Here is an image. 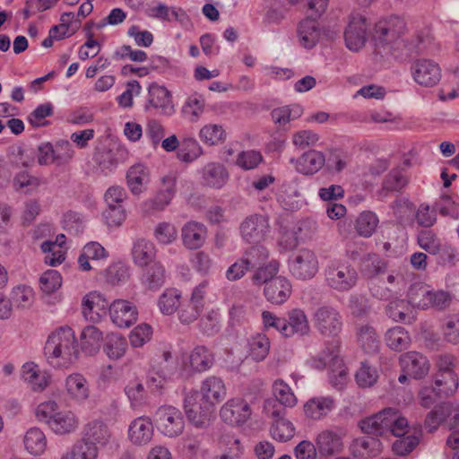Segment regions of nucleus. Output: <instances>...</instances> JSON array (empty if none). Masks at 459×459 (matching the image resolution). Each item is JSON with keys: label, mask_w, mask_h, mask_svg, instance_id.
I'll list each match as a JSON object with an SVG mask.
<instances>
[{"label": "nucleus", "mask_w": 459, "mask_h": 459, "mask_svg": "<svg viewBox=\"0 0 459 459\" xmlns=\"http://www.w3.org/2000/svg\"><path fill=\"white\" fill-rule=\"evenodd\" d=\"M405 30V21L399 16H390L378 21L372 34L376 48L380 53L390 54L395 57L403 54V48L407 49L408 54L424 51L430 39L428 36L417 35L414 40L406 43L402 39Z\"/></svg>", "instance_id": "1"}, {"label": "nucleus", "mask_w": 459, "mask_h": 459, "mask_svg": "<svg viewBox=\"0 0 459 459\" xmlns=\"http://www.w3.org/2000/svg\"><path fill=\"white\" fill-rule=\"evenodd\" d=\"M274 398L266 399L263 411L270 420L272 428L275 430H294L292 423L285 418L284 407H293L297 404V397L291 388L281 379H277L273 385Z\"/></svg>", "instance_id": "2"}, {"label": "nucleus", "mask_w": 459, "mask_h": 459, "mask_svg": "<svg viewBox=\"0 0 459 459\" xmlns=\"http://www.w3.org/2000/svg\"><path fill=\"white\" fill-rule=\"evenodd\" d=\"M48 359H57L58 364L66 365L78 358L77 340L74 332L68 326H60L48 336L44 347Z\"/></svg>", "instance_id": "3"}, {"label": "nucleus", "mask_w": 459, "mask_h": 459, "mask_svg": "<svg viewBox=\"0 0 459 459\" xmlns=\"http://www.w3.org/2000/svg\"><path fill=\"white\" fill-rule=\"evenodd\" d=\"M359 427L360 430H403L409 420L397 409L386 407L361 420Z\"/></svg>", "instance_id": "4"}, {"label": "nucleus", "mask_w": 459, "mask_h": 459, "mask_svg": "<svg viewBox=\"0 0 459 459\" xmlns=\"http://www.w3.org/2000/svg\"><path fill=\"white\" fill-rule=\"evenodd\" d=\"M319 365L317 368H324L326 366L331 368L330 382L332 385L342 390L348 381V372L346 367L342 364V360L339 356V344L333 342L324 350L318 357Z\"/></svg>", "instance_id": "5"}, {"label": "nucleus", "mask_w": 459, "mask_h": 459, "mask_svg": "<svg viewBox=\"0 0 459 459\" xmlns=\"http://www.w3.org/2000/svg\"><path fill=\"white\" fill-rule=\"evenodd\" d=\"M325 275L327 285L339 292L351 290L359 279L356 269L347 263L331 264L325 269Z\"/></svg>", "instance_id": "6"}, {"label": "nucleus", "mask_w": 459, "mask_h": 459, "mask_svg": "<svg viewBox=\"0 0 459 459\" xmlns=\"http://www.w3.org/2000/svg\"><path fill=\"white\" fill-rule=\"evenodd\" d=\"M313 323L318 333L325 337H335L342 329V317L332 306H321L313 314Z\"/></svg>", "instance_id": "7"}, {"label": "nucleus", "mask_w": 459, "mask_h": 459, "mask_svg": "<svg viewBox=\"0 0 459 459\" xmlns=\"http://www.w3.org/2000/svg\"><path fill=\"white\" fill-rule=\"evenodd\" d=\"M289 267L295 278L306 281L317 273L319 263L314 251L301 248L293 253L289 261Z\"/></svg>", "instance_id": "8"}, {"label": "nucleus", "mask_w": 459, "mask_h": 459, "mask_svg": "<svg viewBox=\"0 0 459 459\" xmlns=\"http://www.w3.org/2000/svg\"><path fill=\"white\" fill-rule=\"evenodd\" d=\"M411 74L414 82L422 87L436 86L442 77L440 65L432 59L419 58L411 65Z\"/></svg>", "instance_id": "9"}, {"label": "nucleus", "mask_w": 459, "mask_h": 459, "mask_svg": "<svg viewBox=\"0 0 459 459\" xmlns=\"http://www.w3.org/2000/svg\"><path fill=\"white\" fill-rule=\"evenodd\" d=\"M269 230L268 218L260 214L247 217L239 226L242 238L250 244H260L265 239Z\"/></svg>", "instance_id": "10"}, {"label": "nucleus", "mask_w": 459, "mask_h": 459, "mask_svg": "<svg viewBox=\"0 0 459 459\" xmlns=\"http://www.w3.org/2000/svg\"><path fill=\"white\" fill-rule=\"evenodd\" d=\"M249 404L241 398L229 400L220 411L221 418L230 427H241L251 416Z\"/></svg>", "instance_id": "11"}, {"label": "nucleus", "mask_w": 459, "mask_h": 459, "mask_svg": "<svg viewBox=\"0 0 459 459\" xmlns=\"http://www.w3.org/2000/svg\"><path fill=\"white\" fill-rule=\"evenodd\" d=\"M368 27L364 16L353 15L351 17L343 33L345 45L350 50L359 51L365 46L368 39Z\"/></svg>", "instance_id": "12"}, {"label": "nucleus", "mask_w": 459, "mask_h": 459, "mask_svg": "<svg viewBox=\"0 0 459 459\" xmlns=\"http://www.w3.org/2000/svg\"><path fill=\"white\" fill-rule=\"evenodd\" d=\"M399 363L403 373L414 379H422L429 372L430 363L428 358L417 351H408L402 354Z\"/></svg>", "instance_id": "13"}, {"label": "nucleus", "mask_w": 459, "mask_h": 459, "mask_svg": "<svg viewBox=\"0 0 459 459\" xmlns=\"http://www.w3.org/2000/svg\"><path fill=\"white\" fill-rule=\"evenodd\" d=\"M110 319L119 328H128L137 320L136 307L128 300L117 299L108 307Z\"/></svg>", "instance_id": "14"}, {"label": "nucleus", "mask_w": 459, "mask_h": 459, "mask_svg": "<svg viewBox=\"0 0 459 459\" xmlns=\"http://www.w3.org/2000/svg\"><path fill=\"white\" fill-rule=\"evenodd\" d=\"M153 420L159 430H184L186 427L182 412L171 405L159 407L154 413Z\"/></svg>", "instance_id": "15"}, {"label": "nucleus", "mask_w": 459, "mask_h": 459, "mask_svg": "<svg viewBox=\"0 0 459 459\" xmlns=\"http://www.w3.org/2000/svg\"><path fill=\"white\" fill-rule=\"evenodd\" d=\"M296 32L299 46L306 49L314 48L324 34L317 20L309 16L298 23Z\"/></svg>", "instance_id": "16"}, {"label": "nucleus", "mask_w": 459, "mask_h": 459, "mask_svg": "<svg viewBox=\"0 0 459 459\" xmlns=\"http://www.w3.org/2000/svg\"><path fill=\"white\" fill-rule=\"evenodd\" d=\"M200 394L206 410L224 400L227 394L226 386L221 377L211 376L201 384Z\"/></svg>", "instance_id": "17"}, {"label": "nucleus", "mask_w": 459, "mask_h": 459, "mask_svg": "<svg viewBox=\"0 0 459 459\" xmlns=\"http://www.w3.org/2000/svg\"><path fill=\"white\" fill-rule=\"evenodd\" d=\"M108 307L107 299L98 291H91L82 299V314L91 323L100 322Z\"/></svg>", "instance_id": "18"}, {"label": "nucleus", "mask_w": 459, "mask_h": 459, "mask_svg": "<svg viewBox=\"0 0 459 459\" xmlns=\"http://www.w3.org/2000/svg\"><path fill=\"white\" fill-rule=\"evenodd\" d=\"M148 108L150 106L159 109L160 112L166 116L174 113V105L171 100V94L167 88L157 83H152L148 89Z\"/></svg>", "instance_id": "19"}, {"label": "nucleus", "mask_w": 459, "mask_h": 459, "mask_svg": "<svg viewBox=\"0 0 459 459\" xmlns=\"http://www.w3.org/2000/svg\"><path fill=\"white\" fill-rule=\"evenodd\" d=\"M292 292L290 281L282 276H278L264 286V294L272 304L281 305L287 301Z\"/></svg>", "instance_id": "20"}, {"label": "nucleus", "mask_w": 459, "mask_h": 459, "mask_svg": "<svg viewBox=\"0 0 459 459\" xmlns=\"http://www.w3.org/2000/svg\"><path fill=\"white\" fill-rule=\"evenodd\" d=\"M206 235L205 226L195 221L186 222L181 229L182 242L187 249L200 248L205 242Z\"/></svg>", "instance_id": "21"}, {"label": "nucleus", "mask_w": 459, "mask_h": 459, "mask_svg": "<svg viewBox=\"0 0 459 459\" xmlns=\"http://www.w3.org/2000/svg\"><path fill=\"white\" fill-rule=\"evenodd\" d=\"M334 407L335 401L331 396L313 397L303 406L305 416L314 420L325 418L332 412Z\"/></svg>", "instance_id": "22"}, {"label": "nucleus", "mask_w": 459, "mask_h": 459, "mask_svg": "<svg viewBox=\"0 0 459 459\" xmlns=\"http://www.w3.org/2000/svg\"><path fill=\"white\" fill-rule=\"evenodd\" d=\"M87 432L86 437L81 441L77 442L71 452L72 459H96L98 450L91 439L98 440L100 445H105L106 441H100V438H104V434L108 432H91V435Z\"/></svg>", "instance_id": "23"}, {"label": "nucleus", "mask_w": 459, "mask_h": 459, "mask_svg": "<svg viewBox=\"0 0 459 459\" xmlns=\"http://www.w3.org/2000/svg\"><path fill=\"white\" fill-rule=\"evenodd\" d=\"M365 433L366 435L354 439L351 450L354 456L368 459L379 455L382 445L377 437L369 435V432Z\"/></svg>", "instance_id": "24"}, {"label": "nucleus", "mask_w": 459, "mask_h": 459, "mask_svg": "<svg viewBox=\"0 0 459 459\" xmlns=\"http://www.w3.org/2000/svg\"><path fill=\"white\" fill-rule=\"evenodd\" d=\"M198 393H189L184 399V408L189 423L195 429H206L210 426L212 412L206 410L204 412L197 411L195 398ZM201 407H199L200 409Z\"/></svg>", "instance_id": "25"}, {"label": "nucleus", "mask_w": 459, "mask_h": 459, "mask_svg": "<svg viewBox=\"0 0 459 459\" xmlns=\"http://www.w3.org/2000/svg\"><path fill=\"white\" fill-rule=\"evenodd\" d=\"M287 316V318H285V337H291L295 334L304 336L309 333L310 326L308 319L302 309H291Z\"/></svg>", "instance_id": "26"}, {"label": "nucleus", "mask_w": 459, "mask_h": 459, "mask_svg": "<svg viewBox=\"0 0 459 459\" xmlns=\"http://www.w3.org/2000/svg\"><path fill=\"white\" fill-rule=\"evenodd\" d=\"M149 181L150 171L143 164H134L127 170L126 182L133 195H139L144 192Z\"/></svg>", "instance_id": "27"}, {"label": "nucleus", "mask_w": 459, "mask_h": 459, "mask_svg": "<svg viewBox=\"0 0 459 459\" xmlns=\"http://www.w3.org/2000/svg\"><path fill=\"white\" fill-rule=\"evenodd\" d=\"M277 201L287 211H294L300 206V193L296 181L284 182L277 195Z\"/></svg>", "instance_id": "28"}, {"label": "nucleus", "mask_w": 459, "mask_h": 459, "mask_svg": "<svg viewBox=\"0 0 459 459\" xmlns=\"http://www.w3.org/2000/svg\"><path fill=\"white\" fill-rule=\"evenodd\" d=\"M386 314L396 322L412 324L416 320L413 307L408 299H394L386 306Z\"/></svg>", "instance_id": "29"}, {"label": "nucleus", "mask_w": 459, "mask_h": 459, "mask_svg": "<svg viewBox=\"0 0 459 459\" xmlns=\"http://www.w3.org/2000/svg\"><path fill=\"white\" fill-rule=\"evenodd\" d=\"M325 164V157L323 152L310 150L303 153L296 162V169L305 175L317 172Z\"/></svg>", "instance_id": "30"}, {"label": "nucleus", "mask_w": 459, "mask_h": 459, "mask_svg": "<svg viewBox=\"0 0 459 459\" xmlns=\"http://www.w3.org/2000/svg\"><path fill=\"white\" fill-rule=\"evenodd\" d=\"M108 257V252L106 249L98 242H90L86 244L78 257V266L81 271L87 272L91 270L93 267L91 265L90 261H99L106 259Z\"/></svg>", "instance_id": "31"}, {"label": "nucleus", "mask_w": 459, "mask_h": 459, "mask_svg": "<svg viewBox=\"0 0 459 459\" xmlns=\"http://www.w3.org/2000/svg\"><path fill=\"white\" fill-rule=\"evenodd\" d=\"M102 340V332L94 325L85 326L80 334L81 348L89 355H92L100 350Z\"/></svg>", "instance_id": "32"}, {"label": "nucleus", "mask_w": 459, "mask_h": 459, "mask_svg": "<svg viewBox=\"0 0 459 459\" xmlns=\"http://www.w3.org/2000/svg\"><path fill=\"white\" fill-rule=\"evenodd\" d=\"M431 290L422 282H416L410 286L407 299L413 308L428 309L430 304Z\"/></svg>", "instance_id": "33"}, {"label": "nucleus", "mask_w": 459, "mask_h": 459, "mask_svg": "<svg viewBox=\"0 0 459 459\" xmlns=\"http://www.w3.org/2000/svg\"><path fill=\"white\" fill-rule=\"evenodd\" d=\"M65 389L69 396L78 403L84 402L90 394L85 377L81 374H72L66 377Z\"/></svg>", "instance_id": "34"}, {"label": "nucleus", "mask_w": 459, "mask_h": 459, "mask_svg": "<svg viewBox=\"0 0 459 459\" xmlns=\"http://www.w3.org/2000/svg\"><path fill=\"white\" fill-rule=\"evenodd\" d=\"M204 183L214 188H221L228 180V173L223 165L209 163L203 169Z\"/></svg>", "instance_id": "35"}, {"label": "nucleus", "mask_w": 459, "mask_h": 459, "mask_svg": "<svg viewBox=\"0 0 459 459\" xmlns=\"http://www.w3.org/2000/svg\"><path fill=\"white\" fill-rule=\"evenodd\" d=\"M316 445L321 455H331L341 451L342 437L338 432H320L317 436Z\"/></svg>", "instance_id": "36"}, {"label": "nucleus", "mask_w": 459, "mask_h": 459, "mask_svg": "<svg viewBox=\"0 0 459 459\" xmlns=\"http://www.w3.org/2000/svg\"><path fill=\"white\" fill-rule=\"evenodd\" d=\"M155 254L154 244L146 239L137 240L132 250L134 262L142 267L152 263L155 257Z\"/></svg>", "instance_id": "37"}, {"label": "nucleus", "mask_w": 459, "mask_h": 459, "mask_svg": "<svg viewBox=\"0 0 459 459\" xmlns=\"http://www.w3.org/2000/svg\"><path fill=\"white\" fill-rule=\"evenodd\" d=\"M459 386L458 375H436L434 387L436 396L438 398H448L453 396Z\"/></svg>", "instance_id": "38"}, {"label": "nucleus", "mask_w": 459, "mask_h": 459, "mask_svg": "<svg viewBox=\"0 0 459 459\" xmlns=\"http://www.w3.org/2000/svg\"><path fill=\"white\" fill-rule=\"evenodd\" d=\"M358 342L367 353L374 354L379 350L378 336L376 330L368 325H361L358 329Z\"/></svg>", "instance_id": "39"}, {"label": "nucleus", "mask_w": 459, "mask_h": 459, "mask_svg": "<svg viewBox=\"0 0 459 459\" xmlns=\"http://www.w3.org/2000/svg\"><path fill=\"white\" fill-rule=\"evenodd\" d=\"M269 338L263 333H257L248 341V354L255 361L264 360L270 351Z\"/></svg>", "instance_id": "40"}, {"label": "nucleus", "mask_w": 459, "mask_h": 459, "mask_svg": "<svg viewBox=\"0 0 459 459\" xmlns=\"http://www.w3.org/2000/svg\"><path fill=\"white\" fill-rule=\"evenodd\" d=\"M386 345L394 351H403L409 347L411 338L408 332L401 326H395L385 333Z\"/></svg>", "instance_id": "41"}, {"label": "nucleus", "mask_w": 459, "mask_h": 459, "mask_svg": "<svg viewBox=\"0 0 459 459\" xmlns=\"http://www.w3.org/2000/svg\"><path fill=\"white\" fill-rule=\"evenodd\" d=\"M213 357L204 346L195 347L190 353L189 363L191 368L198 372L205 371L212 365Z\"/></svg>", "instance_id": "42"}, {"label": "nucleus", "mask_w": 459, "mask_h": 459, "mask_svg": "<svg viewBox=\"0 0 459 459\" xmlns=\"http://www.w3.org/2000/svg\"><path fill=\"white\" fill-rule=\"evenodd\" d=\"M203 154V148L199 143L192 137L184 138L178 151V158L186 163L192 162Z\"/></svg>", "instance_id": "43"}, {"label": "nucleus", "mask_w": 459, "mask_h": 459, "mask_svg": "<svg viewBox=\"0 0 459 459\" xmlns=\"http://www.w3.org/2000/svg\"><path fill=\"white\" fill-rule=\"evenodd\" d=\"M52 382L51 373L30 362V390L34 392L44 391Z\"/></svg>", "instance_id": "44"}, {"label": "nucleus", "mask_w": 459, "mask_h": 459, "mask_svg": "<svg viewBox=\"0 0 459 459\" xmlns=\"http://www.w3.org/2000/svg\"><path fill=\"white\" fill-rule=\"evenodd\" d=\"M181 292L177 289H166L160 296L158 306L163 315H172L180 304Z\"/></svg>", "instance_id": "45"}, {"label": "nucleus", "mask_w": 459, "mask_h": 459, "mask_svg": "<svg viewBox=\"0 0 459 459\" xmlns=\"http://www.w3.org/2000/svg\"><path fill=\"white\" fill-rule=\"evenodd\" d=\"M127 349L126 338L117 333H110L107 336L104 351L109 359H118L122 358Z\"/></svg>", "instance_id": "46"}, {"label": "nucleus", "mask_w": 459, "mask_h": 459, "mask_svg": "<svg viewBox=\"0 0 459 459\" xmlns=\"http://www.w3.org/2000/svg\"><path fill=\"white\" fill-rule=\"evenodd\" d=\"M199 138L204 143L212 146L223 143L226 139V133L221 126L208 124L200 129Z\"/></svg>", "instance_id": "47"}, {"label": "nucleus", "mask_w": 459, "mask_h": 459, "mask_svg": "<svg viewBox=\"0 0 459 459\" xmlns=\"http://www.w3.org/2000/svg\"><path fill=\"white\" fill-rule=\"evenodd\" d=\"M165 280V270L159 263H154L149 266L142 277L143 283L150 290L160 288Z\"/></svg>", "instance_id": "48"}, {"label": "nucleus", "mask_w": 459, "mask_h": 459, "mask_svg": "<svg viewBox=\"0 0 459 459\" xmlns=\"http://www.w3.org/2000/svg\"><path fill=\"white\" fill-rule=\"evenodd\" d=\"M204 100L197 94H192L187 98L182 107V113L190 122H196L204 111Z\"/></svg>", "instance_id": "49"}, {"label": "nucleus", "mask_w": 459, "mask_h": 459, "mask_svg": "<svg viewBox=\"0 0 459 459\" xmlns=\"http://www.w3.org/2000/svg\"><path fill=\"white\" fill-rule=\"evenodd\" d=\"M377 224L378 219L374 212H363L356 221L355 229L359 236L368 238L376 230Z\"/></svg>", "instance_id": "50"}, {"label": "nucleus", "mask_w": 459, "mask_h": 459, "mask_svg": "<svg viewBox=\"0 0 459 459\" xmlns=\"http://www.w3.org/2000/svg\"><path fill=\"white\" fill-rule=\"evenodd\" d=\"M408 184V178L404 171L400 169H392L385 177L382 192H398Z\"/></svg>", "instance_id": "51"}, {"label": "nucleus", "mask_w": 459, "mask_h": 459, "mask_svg": "<svg viewBox=\"0 0 459 459\" xmlns=\"http://www.w3.org/2000/svg\"><path fill=\"white\" fill-rule=\"evenodd\" d=\"M279 272V263L275 260L269 262L264 266H258L256 271L252 275V282L255 285H267V283L275 278Z\"/></svg>", "instance_id": "52"}, {"label": "nucleus", "mask_w": 459, "mask_h": 459, "mask_svg": "<svg viewBox=\"0 0 459 459\" xmlns=\"http://www.w3.org/2000/svg\"><path fill=\"white\" fill-rule=\"evenodd\" d=\"M55 165L63 166L68 164L74 156L72 143L67 140L57 141L53 144Z\"/></svg>", "instance_id": "53"}, {"label": "nucleus", "mask_w": 459, "mask_h": 459, "mask_svg": "<svg viewBox=\"0 0 459 459\" xmlns=\"http://www.w3.org/2000/svg\"><path fill=\"white\" fill-rule=\"evenodd\" d=\"M396 439L393 442L392 449L398 455H404L413 450L418 445L419 439L415 436H407L408 432H403L396 435V432H392Z\"/></svg>", "instance_id": "54"}, {"label": "nucleus", "mask_w": 459, "mask_h": 459, "mask_svg": "<svg viewBox=\"0 0 459 459\" xmlns=\"http://www.w3.org/2000/svg\"><path fill=\"white\" fill-rule=\"evenodd\" d=\"M268 250L264 246L255 244L244 253L242 259L249 269H252L261 265L268 258Z\"/></svg>", "instance_id": "55"}, {"label": "nucleus", "mask_w": 459, "mask_h": 459, "mask_svg": "<svg viewBox=\"0 0 459 459\" xmlns=\"http://www.w3.org/2000/svg\"><path fill=\"white\" fill-rule=\"evenodd\" d=\"M40 248L45 254L44 261L47 264L56 266L65 261V252L60 247L56 248V243L45 241L41 244Z\"/></svg>", "instance_id": "56"}, {"label": "nucleus", "mask_w": 459, "mask_h": 459, "mask_svg": "<svg viewBox=\"0 0 459 459\" xmlns=\"http://www.w3.org/2000/svg\"><path fill=\"white\" fill-rule=\"evenodd\" d=\"M419 246L431 255L437 254L441 249V240L429 230H421L418 235Z\"/></svg>", "instance_id": "57"}, {"label": "nucleus", "mask_w": 459, "mask_h": 459, "mask_svg": "<svg viewBox=\"0 0 459 459\" xmlns=\"http://www.w3.org/2000/svg\"><path fill=\"white\" fill-rule=\"evenodd\" d=\"M444 338L451 343H459V312L448 315L442 326Z\"/></svg>", "instance_id": "58"}, {"label": "nucleus", "mask_w": 459, "mask_h": 459, "mask_svg": "<svg viewBox=\"0 0 459 459\" xmlns=\"http://www.w3.org/2000/svg\"><path fill=\"white\" fill-rule=\"evenodd\" d=\"M435 367L437 369V375H457V359L450 353H441L435 358Z\"/></svg>", "instance_id": "59"}, {"label": "nucleus", "mask_w": 459, "mask_h": 459, "mask_svg": "<svg viewBox=\"0 0 459 459\" xmlns=\"http://www.w3.org/2000/svg\"><path fill=\"white\" fill-rule=\"evenodd\" d=\"M39 285L43 292L53 293L62 285L61 274L56 270H48L40 276Z\"/></svg>", "instance_id": "60"}, {"label": "nucleus", "mask_w": 459, "mask_h": 459, "mask_svg": "<svg viewBox=\"0 0 459 459\" xmlns=\"http://www.w3.org/2000/svg\"><path fill=\"white\" fill-rule=\"evenodd\" d=\"M386 267L385 262L376 254H368L362 262V271L368 277H374Z\"/></svg>", "instance_id": "61"}, {"label": "nucleus", "mask_w": 459, "mask_h": 459, "mask_svg": "<svg viewBox=\"0 0 459 459\" xmlns=\"http://www.w3.org/2000/svg\"><path fill=\"white\" fill-rule=\"evenodd\" d=\"M178 236L176 227L169 222H160L154 229V237L161 244L172 243Z\"/></svg>", "instance_id": "62"}, {"label": "nucleus", "mask_w": 459, "mask_h": 459, "mask_svg": "<svg viewBox=\"0 0 459 459\" xmlns=\"http://www.w3.org/2000/svg\"><path fill=\"white\" fill-rule=\"evenodd\" d=\"M105 277L113 285L126 281L129 278L128 268L122 263L113 264L106 269Z\"/></svg>", "instance_id": "63"}, {"label": "nucleus", "mask_w": 459, "mask_h": 459, "mask_svg": "<svg viewBox=\"0 0 459 459\" xmlns=\"http://www.w3.org/2000/svg\"><path fill=\"white\" fill-rule=\"evenodd\" d=\"M377 377L376 368H372L367 361L361 362V367L355 375L357 383L362 387L374 385Z\"/></svg>", "instance_id": "64"}]
</instances>
